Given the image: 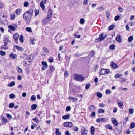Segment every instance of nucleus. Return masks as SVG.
I'll use <instances>...</instances> for the list:
<instances>
[{
  "instance_id": "f257e3e1",
  "label": "nucleus",
  "mask_w": 135,
  "mask_h": 135,
  "mask_svg": "<svg viewBox=\"0 0 135 135\" xmlns=\"http://www.w3.org/2000/svg\"><path fill=\"white\" fill-rule=\"evenodd\" d=\"M33 14V11L31 9L25 12L23 15V18L25 21L29 20L31 18Z\"/></svg>"
},
{
  "instance_id": "f03ea898",
  "label": "nucleus",
  "mask_w": 135,
  "mask_h": 135,
  "mask_svg": "<svg viewBox=\"0 0 135 135\" xmlns=\"http://www.w3.org/2000/svg\"><path fill=\"white\" fill-rule=\"evenodd\" d=\"M74 79L77 81L81 82L83 81L84 77L81 75L74 74Z\"/></svg>"
},
{
  "instance_id": "7ed1b4c3",
  "label": "nucleus",
  "mask_w": 135,
  "mask_h": 135,
  "mask_svg": "<svg viewBox=\"0 0 135 135\" xmlns=\"http://www.w3.org/2000/svg\"><path fill=\"white\" fill-rule=\"evenodd\" d=\"M0 18V21L2 24L5 25H7L8 24V21L6 15H3L2 18L1 17Z\"/></svg>"
},
{
  "instance_id": "20e7f679",
  "label": "nucleus",
  "mask_w": 135,
  "mask_h": 135,
  "mask_svg": "<svg viewBox=\"0 0 135 135\" xmlns=\"http://www.w3.org/2000/svg\"><path fill=\"white\" fill-rule=\"evenodd\" d=\"M106 34H99V37L96 39L95 40V42L97 43L98 42L100 41L103 40L107 36Z\"/></svg>"
},
{
  "instance_id": "39448f33",
  "label": "nucleus",
  "mask_w": 135,
  "mask_h": 135,
  "mask_svg": "<svg viewBox=\"0 0 135 135\" xmlns=\"http://www.w3.org/2000/svg\"><path fill=\"white\" fill-rule=\"evenodd\" d=\"M110 71L109 69H105L102 68L100 71V74L101 75H105L109 73Z\"/></svg>"
},
{
  "instance_id": "423d86ee",
  "label": "nucleus",
  "mask_w": 135,
  "mask_h": 135,
  "mask_svg": "<svg viewBox=\"0 0 135 135\" xmlns=\"http://www.w3.org/2000/svg\"><path fill=\"white\" fill-rule=\"evenodd\" d=\"M55 70L54 67L52 66H51L50 68L48 69L47 71V74L48 75H50L52 74L53 72Z\"/></svg>"
},
{
  "instance_id": "0eeeda50",
  "label": "nucleus",
  "mask_w": 135,
  "mask_h": 135,
  "mask_svg": "<svg viewBox=\"0 0 135 135\" xmlns=\"http://www.w3.org/2000/svg\"><path fill=\"white\" fill-rule=\"evenodd\" d=\"M47 0H42L41 1L40 3V6L43 10H45V6L44 4L45 3Z\"/></svg>"
},
{
  "instance_id": "6e6552de",
  "label": "nucleus",
  "mask_w": 135,
  "mask_h": 135,
  "mask_svg": "<svg viewBox=\"0 0 135 135\" xmlns=\"http://www.w3.org/2000/svg\"><path fill=\"white\" fill-rule=\"evenodd\" d=\"M42 64L43 65L42 68V70H45L47 68L48 65L46 62L43 61L42 62Z\"/></svg>"
},
{
  "instance_id": "1a4fd4ad",
  "label": "nucleus",
  "mask_w": 135,
  "mask_h": 135,
  "mask_svg": "<svg viewBox=\"0 0 135 135\" xmlns=\"http://www.w3.org/2000/svg\"><path fill=\"white\" fill-rule=\"evenodd\" d=\"M51 18L47 16L43 20V23L44 24L47 23L50 21Z\"/></svg>"
},
{
  "instance_id": "9d476101",
  "label": "nucleus",
  "mask_w": 135,
  "mask_h": 135,
  "mask_svg": "<svg viewBox=\"0 0 135 135\" xmlns=\"http://www.w3.org/2000/svg\"><path fill=\"white\" fill-rule=\"evenodd\" d=\"M72 125V123L71 122H65L64 123V126L66 127H71Z\"/></svg>"
},
{
  "instance_id": "9b49d317",
  "label": "nucleus",
  "mask_w": 135,
  "mask_h": 135,
  "mask_svg": "<svg viewBox=\"0 0 135 135\" xmlns=\"http://www.w3.org/2000/svg\"><path fill=\"white\" fill-rule=\"evenodd\" d=\"M4 43L5 45H7L8 42H10L8 39V37L7 36H5L4 38Z\"/></svg>"
},
{
  "instance_id": "f8f14e48",
  "label": "nucleus",
  "mask_w": 135,
  "mask_h": 135,
  "mask_svg": "<svg viewBox=\"0 0 135 135\" xmlns=\"http://www.w3.org/2000/svg\"><path fill=\"white\" fill-rule=\"evenodd\" d=\"M34 57V55L33 54H31L28 55L26 58V60L28 61L29 60L32 61Z\"/></svg>"
},
{
  "instance_id": "ddd939ff",
  "label": "nucleus",
  "mask_w": 135,
  "mask_h": 135,
  "mask_svg": "<svg viewBox=\"0 0 135 135\" xmlns=\"http://www.w3.org/2000/svg\"><path fill=\"white\" fill-rule=\"evenodd\" d=\"M94 55V51H92L90 52L88 55L89 56L85 57V58L86 59H88L89 57V59H90L91 57H93Z\"/></svg>"
},
{
  "instance_id": "4468645a",
  "label": "nucleus",
  "mask_w": 135,
  "mask_h": 135,
  "mask_svg": "<svg viewBox=\"0 0 135 135\" xmlns=\"http://www.w3.org/2000/svg\"><path fill=\"white\" fill-rule=\"evenodd\" d=\"M18 34H14L13 35V37L15 40V42L17 44L18 43L17 40L19 38Z\"/></svg>"
},
{
  "instance_id": "2eb2a0df",
  "label": "nucleus",
  "mask_w": 135,
  "mask_h": 135,
  "mask_svg": "<svg viewBox=\"0 0 135 135\" xmlns=\"http://www.w3.org/2000/svg\"><path fill=\"white\" fill-rule=\"evenodd\" d=\"M110 66L113 69H115L118 67V66L117 65V64L114 63L113 61L111 62V64H110Z\"/></svg>"
},
{
  "instance_id": "dca6fc26",
  "label": "nucleus",
  "mask_w": 135,
  "mask_h": 135,
  "mask_svg": "<svg viewBox=\"0 0 135 135\" xmlns=\"http://www.w3.org/2000/svg\"><path fill=\"white\" fill-rule=\"evenodd\" d=\"M32 62L31 61L28 60L27 61L26 59V60H24L23 61V64L25 66H26L29 65L30 64V63Z\"/></svg>"
},
{
  "instance_id": "f3484780",
  "label": "nucleus",
  "mask_w": 135,
  "mask_h": 135,
  "mask_svg": "<svg viewBox=\"0 0 135 135\" xmlns=\"http://www.w3.org/2000/svg\"><path fill=\"white\" fill-rule=\"evenodd\" d=\"M52 10L51 9H49L48 10V15L47 16L51 18L52 16Z\"/></svg>"
},
{
  "instance_id": "a211bd4d",
  "label": "nucleus",
  "mask_w": 135,
  "mask_h": 135,
  "mask_svg": "<svg viewBox=\"0 0 135 135\" xmlns=\"http://www.w3.org/2000/svg\"><path fill=\"white\" fill-rule=\"evenodd\" d=\"M8 27L9 28V30H8V31L10 33H11L10 32V30L12 31H14L15 30V29L14 27L11 25H9L8 26Z\"/></svg>"
},
{
  "instance_id": "6ab92c4d",
  "label": "nucleus",
  "mask_w": 135,
  "mask_h": 135,
  "mask_svg": "<svg viewBox=\"0 0 135 135\" xmlns=\"http://www.w3.org/2000/svg\"><path fill=\"white\" fill-rule=\"evenodd\" d=\"M112 122L113 124L115 126H117L118 124V122L114 118H112Z\"/></svg>"
},
{
  "instance_id": "aec40b11",
  "label": "nucleus",
  "mask_w": 135,
  "mask_h": 135,
  "mask_svg": "<svg viewBox=\"0 0 135 135\" xmlns=\"http://www.w3.org/2000/svg\"><path fill=\"white\" fill-rule=\"evenodd\" d=\"M14 46L19 51L21 52L23 50V49L21 47L17 45H15Z\"/></svg>"
},
{
  "instance_id": "412c9836",
  "label": "nucleus",
  "mask_w": 135,
  "mask_h": 135,
  "mask_svg": "<svg viewBox=\"0 0 135 135\" xmlns=\"http://www.w3.org/2000/svg\"><path fill=\"white\" fill-rule=\"evenodd\" d=\"M10 57L13 59H16L17 57V55L16 54H14L13 53H11L9 55Z\"/></svg>"
},
{
  "instance_id": "4be33fe9",
  "label": "nucleus",
  "mask_w": 135,
  "mask_h": 135,
  "mask_svg": "<svg viewBox=\"0 0 135 135\" xmlns=\"http://www.w3.org/2000/svg\"><path fill=\"white\" fill-rule=\"evenodd\" d=\"M70 115L69 114H67L66 115H64L62 117V118L66 120L69 119V118Z\"/></svg>"
},
{
  "instance_id": "5701e85b",
  "label": "nucleus",
  "mask_w": 135,
  "mask_h": 135,
  "mask_svg": "<svg viewBox=\"0 0 135 135\" xmlns=\"http://www.w3.org/2000/svg\"><path fill=\"white\" fill-rule=\"evenodd\" d=\"M88 131L85 129L82 130L81 132V135H86L87 134Z\"/></svg>"
},
{
  "instance_id": "b1692460",
  "label": "nucleus",
  "mask_w": 135,
  "mask_h": 135,
  "mask_svg": "<svg viewBox=\"0 0 135 135\" xmlns=\"http://www.w3.org/2000/svg\"><path fill=\"white\" fill-rule=\"evenodd\" d=\"M116 40L117 41H118L120 43L121 42V37L120 35H118L116 38Z\"/></svg>"
},
{
  "instance_id": "393cba45",
  "label": "nucleus",
  "mask_w": 135,
  "mask_h": 135,
  "mask_svg": "<svg viewBox=\"0 0 135 135\" xmlns=\"http://www.w3.org/2000/svg\"><path fill=\"white\" fill-rule=\"evenodd\" d=\"M7 45H5V44H4V45H2L0 47V49H4V50L8 49V48L6 47Z\"/></svg>"
},
{
  "instance_id": "a878e982",
  "label": "nucleus",
  "mask_w": 135,
  "mask_h": 135,
  "mask_svg": "<svg viewBox=\"0 0 135 135\" xmlns=\"http://www.w3.org/2000/svg\"><path fill=\"white\" fill-rule=\"evenodd\" d=\"M91 133L92 135H93L94 134L95 131V128L93 126H92L90 128Z\"/></svg>"
},
{
  "instance_id": "bb28decb",
  "label": "nucleus",
  "mask_w": 135,
  "mask_h": 135,
  "mask_svg": "<svg viewBox=\"0 0 135 135\" xmlns=\"http://www.w3.org/2000/svg\"><path fill=\"white\" fill-rule=\"evenodd\" d=\"M109 48L111 50H114L115 48V46L114 44H112L109 46Z\"/></svg>"
},
{
  "instance_id": "cd10ccee",
  "label": "nucleus",
  "mask_w": 135,
  "mask_h": 135,
  "mask_svg": "<svg viewBox=\"0 0 135 135\" xmlns=\"http://www.w3.org/2000/svg\"><path fill=\"white\" fill-rule=\"evenodd\" d=\"M68 99L70 100H74V101H76L78 100L77 98H74L73 97L69 96L68 97Z\"/></svg>"
},
{
  "instance_id": "c85d7f7f",
  "label": "nucleus",
  "mask_w": 135,
  "mask_h": 135,
  "mask_svg": "<svg viewBox=\"0 0 135 135\" xmlns=\"http://www.w3.org/2000/svg\"><path fill=\"white\" fill-rule=\"evenodd\" d=\"M19 40L21 43L23 42V37L22 35H21L20 36Z\"/></svg>"
},
{
  "instance_id": "c756f323",
  "label": "nucleus",
  "mask_w": 135,
  "mask_h": 135,
  "mask_svg": "<svg viewBox=\"0 0 135 135\" xmlns=\"http://www.w3.org/2000/svg\"><path fill=\"white\" fill-rule=\"evenodd\" d=\"M15 84V82L14 81L11 82L8 85L9 87H12Z\"/></svg>"
},
{
  "instance_id": "7c9ffc66",
  "label": "nucleus",
  "mask_w": 135,
  "mask_h": 135,
  "mask_svg": "<svg viewBox=\"0 0 135 135\" xmlns=\"http://www.w3.org/2000/svg\"><path fill=\"white\" fill-rule=\"evenodd\" d=\"M89 108L90 111L91 112L94 111L95 109L94 106L93 105L90 106Z\"/></svg>"
},
{
  "instance_id": "2f4dec72",
  "label": "nucleus",
  "mask_w": 135,
  "mask_h": 135,
  "mask_svg": "<svg viewBox=\"0 0 135 135\" xmlns=\"http://www.w3.org/2000/svg\"><path fill=\"white\" fill-rule=\"evenodd\" d=\"M34 38L32 37H31L30 38V44L33 45L35 44V43L34 42Z\"/></svg>"
},
{
  "instance_id": "473e14b6",
  "label": "nucleus",
  "mask_w": 135,
  "mask_h": 135,
  "mask_svg": "<svg viewBox=\"0 0 135 135\" xmlns=\"http://www.w3.org/2000/svg\"><path fill=\"white\" fill-rule=\"evenodd\" d=\"M96 95L99 98H101L102 96V95L101 93L100 92H97L95 93Z\"/></svg>"
},
{
  "instance_id": "72a5a7b5",
  "label": "nucleus",
  "mask_w": 135,
  "mask_h": 135,
  "mask_svg": "<svg viewBox=\"0 0 135 135\" xmlns=\"http://www.w3.org/2000/svg\"><path fill=\"white\" fill-rule=\"evenodd\" d=\"M37 107V106L36 104H33L31 106V109L33 110H35L36 109Z\"/></svg>"
},
{
  "instance_id": "f704fd0d",
  "label": "nucleus",
  "mask_w": 135,
  "mask_h": 135,
  "mask_svg": "<svg viewBox=\"0 0 135 135\" xmlns=\"http://www.w3.org/2000/svg\"><path fill=\"white\" fill-rule=\"evenodd\" d=\"M118 104L119 107L122 108L123 105V103L122 102H117Z\"/></svg>"
},
{
  "instance_id": "c9c22d12",
  "label": "nucleus",
  "mask_w": 135,
  "mask_h": 135,
  "mask_svg": "<svg viewBox=\"0 0 135 135\" xmlns=\"http://www.w3.org/2000/svg\"><path fill=\"white\" fill-rule=\"evenodd\" d=\"M105 127L107 129L111 130L112 129V127L109 124H107L105 125Z\"/></svg>"
},
{
  "instance_id": "e433bc0d",
  "label": "nucleus",
  "mask_w": 135,
  "mask_h": 135,
  "mask_svg": "<svg viewBox=\"0 0 135 135\" xmlns=\"http://www.w3.org/2000/svg\"><path fill=\"white\" fill-rule=\"evenodd\" d=\"M135 127V123L133 122H131L130 126L131 128H133Z\"/></svg>"
},
{
  "instance_id": "4c0bfd02",
  "label": "nucleus",
  "mask_w": 135,
  "mask_h": 135,
  "mask_svg": "<svg viewBox=\"0 0 135 135\" xmlns=\"http://www.w3.org/2000/svg\"><path fill=\"white\" fill-rule=\"evenodd\" d=\"M29 3L28 2L25 1L23 3V6L25 7H27L29 5Z\"/></svg>"
},
{
  "instance_id": "58836bf2",
  "label": "nucleus",
  "mask_w": 135,
  "mask_h": 135,
  "mask_svg": "<svg viewBox=\"0 0 135 135\" xmlns=\"http://www.w3.org/2000/svg\"><path fill=\"white\" fill-rule=\"evenodd\" d=\"M15 17V14H11L10 15V19L12 20H13Z\"/></svg>"
},
{
  "instance_id": "ea45409f",
  "label": "nucleus",
  "mask_w": 135,
  "mask_h": 135,
  "mask_svg": "<svg viewBox=\"0 0 135 135\" xmlns=\"http://www.w3.org/2000/svg\"><path fill=\"white\" fill-rule=\"evenodd\" d=\"M56 132H55V134L56 135H61V133L59 132V129H56Z\"/></svg>"
},
{
  "instance_id": "a19ab883",
  "label": "nucleus",
  "mask_w": 135,
  "mask_h": 135,
  "mask_svg": "<svg viewBox=\"0 0 135 135\" xmlns=\"http://www.w3.org/2000/svg\"><path fill=\"white\" fill-rule=\"evenodd\" d=\"M104 110L102 109H99L98 112V113H104Z\"/></svg>"
},
{
  "instance_id": "79ce46f5",
  "label": "nucleus",
  "mask_w": 135,
  "mask_h": 135,
  "mask_svg": "<svg viewBox=\"0 0 135 135\" xmlns=\"http://www.w3.org/2000/svg\"><path fill=\"white\" fill-rule=\"evenodd\" d=\"M21 13V9H18L16 10V13L17 15H19Z\"/></svg>"
},
{
  "instance_id": "37998d69",
  "label": "nucleus",
  "mask_w": 135,
  "mask_h": 135,
  "mask_svg": "<svg viewBox=\"0 0 135 135\" xmlns=\"http://www.w3.org/2000/svg\"><path fill=\"white\" fill-rule=\"evenodd\" d=\"M6 52L0 50V55L1 56H4L6 55Z\"/></svg>"
},
{
  "instance_id": "c03bdc74",
  "label": "nucleus",
  "mask_w": 135,
  "mask_h": 135,
  "mask_svg": "<svg viewBox=\"0 0 135 135\" xmlns=\"http://www.w3.org/2000/svg\"><path fill=\"white\" fill-rule=\"evenodd\" d=\"M133 39V37L132 36H131L129 37L128 38V41L129 42H131Z\"/></svg>"
},
{
  "instance_id": "a18cd8bd",
  "label": "nucleus",
  "mask_w": 135,
  "mask_h": 135,
  "mask_svg": "<svg viewBox=\"0 0 135 135\" xmlns=\"http://www.w3.org/2000/svg\"><path fill=\"white\" fill-rule=\"evenodd\" d=\"M122 76V74H117L114 77L115 78H118Z\"/></svg>"
},
{
  "instance_id": "49530a36",
  "label": "nucleus",
  "mask_w": 135,
  "mask_h": 135,
  "mask_svg": "<svg viewBox=\"0 0 135 135\" xmlns=\"http://www.w3.org/2000/svg\"><path fill=\"white\" fill-rule=\"evenodd\" d=\"M88 0H84L83 2V4L84 5H87L88 4Z\"/></svg>"
},
{
  "instance_id": "de8ad7c7",
  "label": "nucleus",
  "mask_w": 135,
  "mask_h": 135,
  "mask_svg": "<svg viewBox=\"0 0 135 135\" xmlns=\"http://www.w3.org/2000/svg\"><path fill=\"white\" fill-rule=\"evenodd\" d=\"M30 99L32 101L35 100H36V97L34 95H32Z\"/></svg>"
},
{
  "instance_id": "09e8293b",
  "label": "nucleus",
  "mask_w": 135,
  "mask_h": 135,
  "mask_svg": "<svg viewBox=\"0 0 135 135\" xmlns=\"http://www.w3.org/2000/svg\"><path fill=\"white\" fill-rule=\"evenodd\" d=\"M48 60L49 62L52 63L54 60L53 58L52 57H49Z\"/></svg>"
},
{
  "instance_id": "8fccbe9b",
  "label": "nucleus",
  "mask_w": 135,
  "mask_h": 135,
  "mask_svg": "<svg viewBox=\"0 0 135 135\" xmlns=\"http://www.w3.org/2000/svg\"><path fill=\"white\" fill-rule=\"evenodd\" d=\"M85 21V20L84 19L81 18L80 20V22L81 24H83L84 23Z\"/></svg>"
},
{
  "instance_id": "3c124183",
  "label": "nucleus",
  "mask_w": 135,
  "mask_h": 135,
  "mask_svg": "<svg viewBox=\"0 0 135 135\" xmlns=\"http://www.w3.org/2000/svg\"><path fill=\"white\" fill-rule=\"evenodd\" d=\"M26 30L29 32V33H30L32 32V30L31 28L30 27H26Z\"/></svg>"
},
{
  "instance_id": "603ef678",
  "label": "nucleus",
  "mask_w": 135,
  "mask_h": 135,
  "mask_svg": "<svg viewBox=\"0 0 135 135\" xmlns=\"http://www.w3.org/2000/svg\"><path fill=\"white\" fill-rule=\"evenodd\" d=\"M43 50L44 52L46 53L49 52V51L48 49L45 47H43Z\"/></svg>"
},
{
  "instance_id": "864d4df0",
  "label": "nucleus",
  "mask_w": 135,
  "mask_h": 135,
  "mask_svg": "<svg viewBox=\"0 0 135 135\" xmlns=\"http://www.w3.org/2000/svg\"><path fill=\"white\" fill-rule=\"evenodd\" d=\"M16 69L18 71L19 73H21L22 71V69L20 68L19 67H17Z\"/></svg>"
},
{
  "instance_id": "5fc2aeb1",
  "label": "nucleus",
  "mask_w": 135,
  "mask_h": 135,
  "mask_svg": "<svg viewBox=\"0 0 135 135\" xmlns=\"http://www.w3.org/2000/svg\"><path fill=\"white\" fill-rule=\"evenodd\" d=\"M34 12L35 13V16H36L38 15L39 13V11L38 10L35 9Z\"/></svg>"
},
{
  "instance_id": "6e6d98bb",
  "label": "nucleus",
  "mask_w": 135,
  "mask_h": 135,
  "mask_svg": "<svg viewBox=\"0 0 135 135\" xmlns=\"http://www.w3.org/2000/svg\"><path fill=\"white\" fill-rule=\"evenodd\" d=\"M114 25H112L108 27L109 30H113L114 28Z\"/></svg>"
},
{
  "instance_id": "4d7b16f0",
  "label": "nucleus",
  "mask_w": 135,
  "mask_h": 135,
  "mask_svg": "<svg viewBox=\"0 0 135 135\" xmlns=\"http://www.w3.org/2000/svg\"><path fill=\"white\" fill-rule=\"evenodd\" d=\"M105 93L106 94H110L111 93V91L110 90L107 89L106 90Z\"/></svg>"
},
{
  "instance_id": "13d9d810",
  "label": "nucleus",
  "mask_w": 135,
  "mask_h": 135,
  "mask_svg": "<svg viewBox=\"0 0 135 135\" xmlns=\"http://www.w3.org/2000/svg\"><path fill=\"white\" fill-rule=\"evenodd\" d=\"M14 106V104L13 103H11L9 105V107L10 108H12Z\"/></svg>"
},
{
  "instance_id": "bf43d9fd",
  "label": "nucleus",
  "mask_w": 135,
  "mask_h": 135,
  "mask_svg": "<svg viewBox=\"0 0 135 135\" xmlns=\"http://www.w3.org/2000/svg\"><path fill=\"white\" fill-rule=\"evenodd\" d=\"M10 98L11 99L15 97V95L13 93H11L9 95Z\"/></svg>"
},
{
  "instance_id": "052dcab7",
  "label": "nucleus",
  "mask_w": 135,
  "mask_h": 135,
  "mask_svg": "<svg viewBox=\"0 0 135 135\" xmlns=\"http://www.w3.org/2000/svg\"><path fill=\"white\" fill-rule=\"evenodd\" d=\"M91 85L90 83H89L88 84L86 85L85 86V88L86 89H89V87Z\"/></svg>"
},
{
  "instance_id": "680f3d73",
  "label": "nucleus",
  "mask_w": 135,
  "mask_h": 135,
  "mask_svg": "<svg viewBox=\"0 0 135 135\" xmlns=\"http://www.w3.org/2000/svg\"><path fill=\"white\" fill-rule=\"evenodd\" d=\"M126 79L123 78H121L119 79V81L121 82H123L126 81Z\"/></svg>"
},
{
  "instance_id": "e2e57ef3",
  "label": "nucleus",
  "mask_w": 135,
  "mask_h": 135,
  "mask_svg": "<svg viewBox=\"0 0 135 135\" xmlns=\"http://www.w3.org/2000/svg\"><path fill=\"white\" fill-rule=\"evenodd\" d=\"M120 17L118 15L116 16H115V18H114V20L115 21H117L118 20L119 18Z\"/></svg>"
},
{
  "instance_id": "0e129e2a",
  "label": "nucleus",
  "mask_w": 135,
  "mask_h": 135,
  "mask_svg": "<svg viewBox=\"0 0 135 135\" xmlns=\"http://www.w3.org/2000/svg\"><path fill=\"white\" fill-rule=\"evenodd\" d=\"M6 116L7 118L10 119H12V117L9 114H7L6 115Z\"/></svg>"
},
{
  "instance_id": "69168bd1",
  "label": "nucleus",
  "mask_w": 135,
  "mask_h": 135,
  "mask_svg": "<svg viewBox=\"0 0 135 135\" xmlns=\"http://www.w3.org/2000/svg\"><path fill=\"white\" fill-rule=\"evenodd\" d=\"M32 120L35 121L36 123H38V120L37 118L33 119Z\"/></svg>"
},
{
  "instance_id": "338daca9",
  "label": "nucleus",
  "mask_w": 135,
  "mask_h": 135,
  "mask_svg": "<svg viewBox=\"0 0 135 135\" xmlns=\"http://www.w3.org/2000/svg\"><path fill=\"white\" fill-rule=\"evenodd\" d=\"M71 109V108L70 106H67L66 108V110L67 111H69Z\"/></svg>"
},
{
  "instance_id": "774afa93",
  "label": "nucleus",
  "mask_w": 135,
  "mask_h": 135,
  "mask_svg": "<svg viewBox=\"0 0 135 135\" xmlns=\"http://www.w3.org/2000/svg\"><path fill=\"white\" fill-rule=\"evenodd\" d=\"M74 37H76L77 38H79L80 37V35L79 34L78 35H77L76 34H75L74 36Z\"/></svg>"
}]
</instances>
